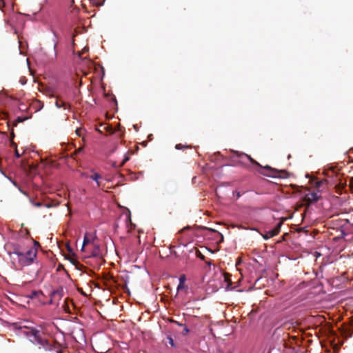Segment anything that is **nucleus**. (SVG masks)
I'll use <instances>...</instances> for the list:
<instances>
[{
    "mask_svg": "<svg viewBox=\"0 0 353 353\" xmlns=\"http://www.w3.org/2000/svg\"><path fill=\"white\" fill-rule=\"evenodd\" d=\"M232 161L234 165H248V162L256 165L259 168H263L268 172H261L263 174L270 177H284L286 172L284 170H278L269 165L262 167L256 161L252 159L250 155L239 152H234L231 156Z\"/></svg>",
    "mask_w": 353,
    "mask_h": 353,
    "instance_id": "obj_1",
    "label": "nucleus"
},
{
    "mask_svg": "<svg viewBox=\"0 0 353 353\" xmlns=\"http://www.w3.org/2000/svg\"><path fill=\"white\" fill-rule=\"evenodd\" d=\"M24 334L28 338L30 342L39 346V348H43L45 350H51L52 345L49 341L42 337L40 330L34 328H27L23 332Z\"/></svg>",
    "mask_w": 353,
    "mask_h": 353,
    "instance_id": "obj_2",
    "label": "nucleus"
},
{
    "mask_svg": "<svg viewBox=\"0 0 353 353\" xmlns=\"http://www.w3.org/2000/svg\"><path fill=\"white\" fill-rule=\"evenodd\" d=\"M37 249L34 246H31L26 251H21L17 248L14 254L18 256V261L22 265H28L33 262L37 256Z\"/></svg>",
    "mask_w": 353,
    "mask_h": 353,
    "instance_id": "obj_3",
    "label": "nucleus"
},
{
    "mask_svg": "<svg viewBox=\"0 0 353 353\" xmlns=\"http://www.w3.org/2000/svg\"><path fill=\"white\" fill-rule=\"evenodd\" d=\"M285 220V219L283 218L277 223V225H276V227L274 229L267 231L264 234H263V239H268L270 238L276 236L280 232L281 225H283Z\"/></svg>",
    "mask_w": 353,
    "mask_h": 353,
    "instance_id": "obj_4",
    "label": "nucleus"
},
{
    "mask_svg": "<svg viewBox=\"0 0 353 353\" xmlns=\"http://www.w3.org/2000/svg\"><path fill=\"white\" fill-rule=\"evenodd\" d=\"M63 296V289L62 287H59L57 290L52 292L50 294V303H52L53 301L61 299Z\"/></svg>",
    "mask_w": 353,
    "mask_h": 353,
    "instance_id": "obj_5",
    "label": "nucleus"
},
{
    "mask_svg": "<svg viewBox=\"0 0 353 353\" xmlns=\"http://www.w3.org/2000/svg\"><path fill=\"white\" fill-rule=\"evenodd\" d=\"M96 239H97V236L94 234L89 233V232L85 233V234L84 236V239H83V246H82L81 250L82 251L84 250L85 245H90V244H91V245L94 244Z\"/></svg>",
    "mask_w": 353,
    "mask_h": 353,
    "instance_id": "obj_6",
    "label": "nucleus"
},
{
    "mask_svg": "<svg viewBox=\"0 0 353 353\" xmlns=\"http://www.w3.org/2000/svg\"><path fill=\"white\" fill-rule=\"evenodd\" d=\"M320 196L316 192H311L305 195V201L307 205H310L319 200Z\"/></svg>",
    "mask_w": 353,
    "mask_h": 353,
    "instance_id": "obj_7",
    "label": "nucleus"
},
{
    "mask_svg": "<svg viewBox=\"0 0 353 353\" xmlns=\"http://www.w3.org/2000/svg\"><path fill=\"white\" fill-rule=\"evenodd\" d=\"M92 245L93 247V249L91 252V256L94 257H98L101 256L99 245L94 242V244H92Z\"/></svg>",
    "mask_w": 353,
    "mask_h": 353,
    "instance_id": "obj_8",
    "label": "nucleus"
},
{
    "mask_svg": "<svg viewBox=\"0 0 353 353\" xmlns=\"http://www.w3.org/2000/svg\"><path fill=\"white\" fill-rule=\"evenodd\" d=\"M32 203L34 206L37 207V208H39V207H41V206H44V207H46L47 208H50L51 207L57 206V204L54 205L52 203H41V202H32Z\"/></svg>",
    "mask_w": 353,
    "mask_h": 353,
    "instance_id": "obj_9",
    "label": "nucleus"
},
{
    "mask_svg": "<svg viewBox=\"0 0 353 353\" xmlns=\"http://www.w3.org/2000/svg\"><path fill=\"white\" fill-rule=\"evenodd\" d=\"M55 105L58 108H63V109H67L68 108L70 107V105L69 104H68L67 103H65L61 100H59L58 99H57V101L55 102Z\"/></svg>",
    "mask_w": 353,
    "mask_h": 353,
    "instance_id": "obj_10",
    "label": "nucleus"
},
{
    "mask_svg": "<svg viewBox=\"0 0 353 353\" xmlns=\"http://www.w3.org/2000/svg\"><path fill=\"white\" fill-rule=\"evenodd\" d=\"M90 178L97 182V187L100 188L101 186V182L99 181L101 176L99 174L94 172L93 174L90 176Z\"/></svg>",
    "mask_w": 353,
    "mask_h": 353,
    "instance_id": "obj_11",
    "label": "nucleus"
},
{
    "mask_svg": "<svg viewBox=\"0 0 353 353\" xmlns=\"http://www.w3.org/2000/svg\"><path fill=\"white\" fill-rule=\"evenodd\" d=\"M172 322L176 323V325H179L181 327H183V330L181 332L182 335L185 336V335L188 334V333L190 332L189 329L185 325H183L182 323H180L176 321H172Z\"/></svg>",
    "mask_w": 353,
    "mask_h": 353,
    "instance_id": "obj_12",
    "label": "nucleus"
},
{
    "mask_svg": "<svg viewBox=\"0 0 353 353\" xmlns=\"http://www.w3.org/2000/svg\"><path fill=\"white\" fill-rule=\"evenodd\" d=\"M101 127L103 128V130L108 132L109 134H113L114 130L112 127L108 124H101Z\"/></svg>",
    "mask_w": 353,
    "mask_h": 353,
    "instance_id": "obj_13",
    "label": "nucleus"
},
{
    "mask_svg": "<svg viewBox=\"0 0 353 353\" xmlns=\"http://www.w3.org/2000/svg\"><path fill=\"white\" fill-rule=\"evenodd\" d=\"M92 5L94 6H101L103 4L105 0H90Z\"/></svg>",
    "mask_w": 353,
    "mask_h": 353,
    "instance_id": "obj_14",
    "label": "nucleus"
},
{
    "mask_svg": "<svg viewBox=\"0 0 353 353\" xmlns=\"http://www.w3.org/2000/svg\"><path fill=\"white\" fill-rule=\"evenodd\" d=\"M83 152V147H80L77 149L72 154H70V157L74 159L75 157Z\"/></svg>",
    "mask_w": 353,
    "mask_h": 353,
    "instance_id": "obj_15",
    "label": "nucleus"
},
{
    "mask_svg": "<svg viewBox=\"0 0 353 353\" xmlns=\"http://www.w3.org/2000/svg\"><path fill=\"white\" fill-rule=\"evenodd\" d=\"M191 146L190 145H182L181 143H179V144H176L175 145V148L176 150H182V149H188V148H190Z\"/></svg>",
    "mask_w": 353,
    "mask_h": 353,
    "instance_id": "obj_16",
    "label": "nucleus"
},
{
    "mask_svg": "<svg viewBox=\"0 0 353 353\" xmlns=\"http://www.w3.org/2000/svg\"><path fill=\"white\" fill-rule=\"evenodd\" d=\"M130 154H133L132 152H128V154L125 155L124 159H123L121 165L123 166L127 161L130 160Z\"/></svg>",
    "mask_w": 353,
    "mask_h": 353,
    "instance_id": "obj_17",
    "label": "nucleus"
},
{
    "mask_svg": "<svg viewBox=\"0 0 353 353\" xmlns=\"http://www.w3.org/2000/svg\"><path fill=\"white\" fill-rule=\"evenodd\" d=\"M196 255L198 258H199L200 259L203 260V261H205V257L203 254H202L201 253V252L199 250H197L196 251Z\"/></svg>",
    "mask_w": 353,
    "mask_h": 353,
    "instance_id": "obj_18",
    "label": "nucleus"
},
{
    "mask_svg": "<svg viewBox=\"0 0 353 353\" xmlns=\"http://www.w3.org/2000/svg\"><path fill=\"white\" fill-rule=\"evenodd\" d=\"M349 186L350 190L353 192V176L351 177L349 180Z\"/></svg>",
    "mask_w": 353,
    "mask_h": 353,
    "instance_id": "obj_19",
    "label": "nucleus"
},
{
    "mask_svg": "<svg viewBox=\"0 0 353 353\" xmlns=\"http://www.w3.org/2000/svg\"><path fill=\"white\" fill-rule=\"evenodd\" d=\"M39 294H41L42 292H34V291L32 292L30 297L31 298L36 297Z\"/></svg>",
    "mask_w": 353,
    "mask_h": 353,
    "instance_id": "obj_20",
    "label": "nucleus"
},
{
    "mask_svg": "<svg viewBox=\"0 0 353 353\" xmlns=\"http://www.w3.org/2000/svg\"><path fill=\"white\" fill-rule=\"evenodd\" d=\"M185 281V275L181 276L179 278V283L184 284Z\"/></svg>",
    "mask_w": 353,
    "mask_h": 353,
    "instance_id": "obj_21",
    "label": "nucleus"
},
{
    "mask_svg": "<svg viewBox=\"0 0 353 353\" xmlns=\"http://www.w3.org/2000/svg\"><path fill=\"white\" fill-rule=\"evenodd\" d=\"M168 339L169 340V343L171 345V346L174 347V340L172 339V338L171 336H168Z\"/></svg>",
    "mask_w": 353,
    "mask_h": 353,
    "instance_id": "obj_22",
    "label": "nucleus"
},
{
    "mask_svg": "<svg viewBox=\"0 0 353 353\" xmlns=\"http://www.w3.org/2000/svg\"><path fill=\"white\" fill-rule=\"evenodd\" d=\"M184 288V284L179 283V284L177 286V290H180Z\"/></svg>",
    "mask_w": 353,
    "mask_h": 353,
    "instance_id": "obj_23",
    "label": "nucleus"
},
{
    "mask_svg": "<svg viewBox=\"0 0 353 353\" xmlns=\"http://www.w3.org/2000/svg\"><path fill=\"white\" fill-rule=\"evenodd\" d=\"M14 153L17 158H19L21 154L19 153L17 148H14Z\"/></svg>",
    "mask_w": 353,
    "mask_h": 353,
    "instance_id": "obj_24",
    "label": "nucleus"
},
{
    "mask_svg": "<svg viewBox=\"0 0 353 353\" xmlns=\"http://www.w3.org/2000/svg\"><path fill=\"white\" fill-rule=\"evenodd\" d=\"M323 183V182L322 181H317V182H316L315 185L316 188H320Z\"/></svg>",
    "mask_w": 353,
    "mask_h": 353,
    "instance_id": "obj_25",
    "label": "nucleus"
},
{
    "mask_svg": "<svg viewBox=\"0 0 353 353\" xmlns=\"http://www.w3.org/2000/svg\"><path fill=\"white\" fill-rule=\"evenodd\" d=\"M24 119L20 118V117H18L17 119V122L14 124V125H17V123H19V122H22Z\"/></svg>",
    "mask_w": 353,
    "mask_h": 353,
    "instance_id": "obj_26",
    "label": "nucleus"
},
{
    "mask_svg": "<svg viewBox=\"0 0 353 353\" xmlns=\"http://www.w3.org/2000/svg\"><path fill=\"white\" fill-rule=\"evenodd\" d=\"M233 194H236L237 199H238V198H239V197L241 196V194H240V192H238V191H235V192H233Z\"/></svg>",
    "mask_w": 353,
    "mask_h": 353,
    "instance_id": "obj_27",
    "label": "nucleus"
},
{
    "mask_svg": "<svg viewBox=\"0 0 353 353\" xmlns=\"http://www.w3.org/2000/svg\"><path fill=\"white\" fill-rule=\"evenodd\" d=\"M11 146L14 148H17V145L14 142L12 141L11 142Z\"/></svg>",
    "mask_w": 353,
    "mask_h": 353,
    "instance_id": "obj_28",
    "label": "nucleus"
},
{
    "mask_svg": "<svg viewBox=\"0 0 353 353\" xmlns=\"http://www.w3.org/2000/svg\"><path fill=\"white\" fill-rule=\"evenodd\" d=\"M205 263H206V264H207L208 265H209V266H210V265H211V264H212V263H211V261H205Z\"/></svg>",
    "mask_w": 353,
    "mask_h": 353,
    "instance_id": "obj_29",
    "label": "nucleus"
},
{
    "mask_svg": "<svg viewBox=\"0 0 353 353\" xmlns=\"http://www.w3.org/2000/svg\"><path fill=\"white\" fill-rule=\"evenodd\" d=\"M241 259H238V261H237L236 265H238L241 263Z\"/></svg>",
    "mask_w": 353,
    "mask_h": 353,
    "instance_id": "obj_30",
    "label": "nucleus"
},
{
    "mask_svg": "<svg viewBox=\"0 0 353 353\" xmlns=\"http://www.w3.org/2000/svg\"><path fill=\"white\" fill-rule=\"evenodd\" d=\"M97 131L99 132L100 133H102V130H100V129H97Z\"/></svg>",
    "mask_w": 353,
    "mask_h": 353,
    "instance_id": "obj_31",
    "label": "nucleus"
},
{
    "mask_svg": "<svg viewBox=\"0 0 353 353\" xmlns=\"http://www.w3.org/2000/svg\"><path fill=\"white\" fill-rule=\"evenodd\" d=\"M11 136H12V137H14V134L13 131H12V133H11Z\"/></svg>",
    "mask_w": 353,
    "mask_h": 353,
    "instance_id": "obj_32",
    "label": "nucleus"
},
{
    "mask_svg": "<svg viewBox=\"0 0 353 353\" xmlns=\"http://www.w3.org/2000/svg\"><path fill=\"white\" fill-rule=\"evenodd\" d=\"M34 245H39V243L37 242H35V241L34 242Z\"/></svg>",
    "mask_w": 353,
    "mask_h": 353,
    "instance_id": "obj_33",
    "label": "nucleus"
}]
</instances>
